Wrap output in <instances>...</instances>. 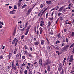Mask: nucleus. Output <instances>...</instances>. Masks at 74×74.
Listing matches in <instances>:
<instances>
[{
    "label": "nucleus",
    "mask_w": 74,
    "mask_h": 74,
    "mask_svg": "<svg viewBox=\"0 0 74 74\" xmlns=\"http://www.w3.org/2000/svg\"><path fill=\"white\" fill-rule=\"evenodd\" d=\"M45 25V23L43 20H42L40 22V26L41 27H44V25Z\"/></svg>",
    "instance_id": "obj_4"
},
{
    "label": "nucleus",
    "mask_w": 74,
    "mask_h": 74,
    "mask_svg": "<svg viewBox=\"0 0 74 74\" xmlns=\"http://www.w3.org/2000/svg\"><path fill=\"white\" fill-rule=\"evenodd\" d=\"M39 64L41 65H42V59H39Z\"/></svg>",
    "instance_id": "obj_9"
},
{
    "label": "nucleus",
    "mask_w": 74,
    "mask_h": 74,
    "mask_svg": "<svg viewBox=\"0 0 74 74\" xmlns=\"http://www.w3.org/2000/svg\"><path fill=\"white\" fill-rule=\"evenodd\" d=\"M62 68V64L61 63H60L58 68V71L59 72H60L61 71Z\"/></svg>",
    "instance_id": "obj_3"
},
{
    "label": "nucleus",
    "mask_w": 74,
    "mask_h": 74,
    "mask_svg": "<svg viewBox=\"0 0 74 74\" xmlns=\"http://www.w3.org/2000/svg\"><path fill=\"white\" fill-rule=\"evenodd\" d=\"M16 66H18L19 65V61L18 60H17L16 61Z\"/></svg>",
    "instance_id": "obj_18"
},
{
    "label": "nucleus",
    "mask_w": 74,
    "mask_h": 74,
    "mask_svg": "<svg viewBox=\"0 0 74 74\" xmlns=\"http://www.w3.org/2000/svg\"><path fill=\"white\" fill-rule=\"evenodd\" d=\"M69 42V38H66V42Z\"/></svg>",
    "instance_id": "obj_48"
},
{
    "label": "nucleus",
    "mask_w": 74,
    "mask_h": 74,
    "mask_svg": "<svg viewBox=\"0 0 74 74\" xmlns=\"http://www.w3.org/2000/svg\"><path fill=\"white\" fill-rule=\"evenodd\" d=\"M39 30L40 33V34H41L43 32V31L41 27H40L39 28Z\"/></svg>",
    "instance_id": "obj_8"
},
{
    "label": "nucleus",
    "mask_w": 74,
    "mask_h": 74,
    "mask_svg": "<svg viewBox=\"0 0 74 74\" xmlns=\"http://www.w3.org/2000/svg\"><path fill=\"white\" fill-rule=\"evenodd\" d=\"M17 40V39H16V38H15L12 41V44H14L15 42Z\"/></svg>",
    "instance_id": "obj_11"
},
{
    "label": "nucleus",
    "mask_w": 74,
    "mask_h": 74,
    "mask_svg": "<svg viewBox=\"0 0 74 74\" xmlns=\"http://www.w3.org/2000/svg\"><path fill=\"white\" fill-rule=\"evenodd\" d=\"M24 47L25 49H27V47L26 45L24 46Z\"/></svg>",
    "instance_id": "obj_57"
},
{
    "label": "nucleus",
    "mask_w": 74,
    "mask_h": 74,
    "mask_svg": "<svg viewBox=\"0 0 74 74\" xmlns=\"http://www.w3.org/2000/svg\"><path fill=\"white\" fill-rule=\"evenodd\" d=\"M24 36H25L24 35H23L22 36H21V39H23V38L24 37Z\"/></svg>",
    "instance_id": "obj_37"
},
{
    "label": "nucleus",
    "mask_w": 74,
    "mask_h": 74,
    "mask_svg": "<svg viewBox=\"0 0 74 74\" xmlns=\"http://www.w3.org/2000/svg\"><path fill=\"white\" fill-rule=\"evenodd\" d=\"M10 14H15V12H13V11H10L9 12Z\"/></svg>",
    "instance_id": "obj_24"
},
{
    "label": "nucleus",
    "mask_w": 74,
    "mask_h": 74,
    "mask_svg": "<svg viewBox=\"0 0 74 74\" xmlns=\"http://www.w3.org/2000/svg\"><path fill=\"white\" fill-rule=\"evenodd\" d=\"M26 69L27 70H29V66L27 65V66Z\"/></svg>",
    "instance_id": "obj_51"
},
{
    "label": "nucleus",
    "mask_w": 74,
    "mask_h": 74,
    "mask_svg": "<svg viewBox=\"0 0 74 74\" xmlns=\"http://www.w3.org/2000/svg\"><path fill=\"white\" fill-rule=\"evenodd\" d=\"M47 70L48 72H49L51 70V68H50V66L49 65L47 68Z\"/></svg>",
    "instance_id": "obj_10"
},
{
    "label": "nucleus",
    "mask_w": 74,
    "mask_h": 74,
    "mask_svg": "<svg viewBox=\"0 0 74 74\" xmlns=\"http://www.w3.org/2000/svg\"><path fill=\"white\" fill-rule=\"evenodd\" d=\"M26 6H27L26 4H24L23 5L22 7V9H24V8H25Z\"/></svg>",
    "instance_id": "obj_25"
},
{
    "label": "nucleus",
    "mask_w": 74,
    "mask_h": 74,
    "mask_svg": "<svg viewBox=\"0 0 74 74\" xmlns=\"http://www.w3.org/2000/svg\"><path fill=\"white\" fill-rule=\"evenodd\" d=\"M14 61H12V69L15 66V64H14Z\"/></svg>",
    "instance_id": "obj_20"
},
{
    "label": "nucleus",
    "mask_w": 74,
    "mask_h": 74,
    "mask_svg": "<svg viewBox=\"0 0 74 74\" xmlns=\"http://www.w3.org/2000/svg\"><path fill=\"white\" fill-rule=\"evenodd\" d=\"M16 31H14L13 32V35L15 36L16 34Z\"/></svg>",
    "instance_id": "obj_38"
},
{
    "label": "nucleus",
    "mask_w": 74,
    "mask_h": 74,
    "mask_svg": "<svg viewBox=\"0 0 74 74\" xmlns=\"http://www.w3.org/2000/svg\"><path fill=\"white\" fill-rule=\"evenodd\" d=\"M63 8H64V6H62L60 7V9L58 10V11L60 12L61 11H62L63 10Z\"/></svg>",
    "instance_id": "obj_15"
},
{
    "label": "nucleus",
    "mask_w": 74,
    "mask_h": 74,
    "mask_svg": "<svg viewBox=\"0 0 74 74\" xmlns=\"http://www.w3.org/2000/svg\"><path fill=\"white\" fill-rule=\"evenodd\" d=\"M46 40L48 42H49V41L48 40V38L47 37H46Z\"/></svg>",
    "instance_id": "obj_58"
},
{
    "label": "nucleus",
    "mask_w": 74,
    "mask_h": 74,
    "mask_svg": "<svg viewBox=\"0 0 74 74\" xmlns=\"http://www.w3.org/2000/svg\"><path fill=\"white\" fill-rule=\"evenodd\" d=\"M29 49L30 51H33V49L31 47H29Z\"/></svg>",
    "instance_id": "obj_60"
},
{
    "label": "nucleus",
    "mask_w": 74,
    "mask_h": 74,
    "mask_svg": "<svg viewBox=\"0 0 74 74\" xmlns=\"http://www.w3.org/2000/svg\"><path fill=\"white\" fill-rule=\"evenodd\" d=\"M56 53H58V55H60V52L59 51H56Z\"/></svg>",
    "instance_id": "obj_59"
},
{
    "label": "nucleus",
    "mask_w": 74,
    "mask_h": 74,
    "mask_svg": "<svg viewBox=\"0 0 74 74\" xmlns=\"http://www.w3.org/2000/svg\"><path fill=\"white\" fill-rule=\"evenodd\" d=\"M27 56L29 57L30 58H31L32 57V54H29V53H28Z\"/></svg>",
    "instance_id": "obj_26"
},
{
    "label": "nucleus",
    "mask_w": 74,
    "mask_h": 74,
    "mask_svg": "<svg viewBox=\"0 0 74 74\" xmlns=\"http://www.w3.org/2000/svg\"><path fill=\"white\" fill-rule=\"evenodd\" d=\"M61 14V13L60 12H59L58 14V16H60Z\"/></svg>",
    "instance_id": "obj_54"
},
{
    "label": "nucleus",
    "mask_w": 74,
    "mask_h": 74,
    "mask_svg": "<svg viewBox=\"0 0 74 74\" xmlns=\"http://www.w3.org/2000/svg\"><path fill=\"white\" fill-rule=\"evenodd\" d=\"M56 7H55L54 8H52L51 9V10L50 11V12H51V11L53 10H55L56 9Z\"/></svg>",
    "instance_id": "obj_40"
},
{
    "label": "nucleus",
    "mask_w": 74,
    "mask_h": 74,
    "mask_svg": "<svg viewBox=\"0 0 74 74\" xmlns=\"http://www.w3.org/2000/svg\"><path fill=\"white\" fill-rule=\"evenodd\" d=\"M65 25L67 24H68L69 25L71 24V23H69V21L68 20H66V21H65Z\"/></svg>",
    "instance_id": "obj_16"
},
{
    "label": "nucleus",
    "mask_w": 74,
    "mask_h": 74,
    "mask_svg": "<svg viewBox=\"0 0 74 74\" xmlns=\"http://www.w3.org/2000/svg\"><path fill=\"white\" fill-rule=\"evenodd\" d=\"M48 7H47L46 9H45V10H44L43 12H42V13H44L48 9Z\"/></svg>",
    "instance_id": "obj_32"
},
{
    "label": "nucleus",
    "mask_w": 74,
    "mask_h": 74,
    "mask_svg": "<svg viewBox=\"0 0 74 74\" xmlns=\"http://www.w3.org/2000/svg\"><path fill=\"white\" fill-rule=\"evenodd\" d=\"M18 49L17 48V46L15 47L14 50L13 52V54H16V53Z\"/></svg>",
    "instance_id": "obj_7"
},
{
    "label": "nucleus",
    "mask_w": 74,
    "mask_h": 74,
    "mask_svg": "<svg viewBox=\"0 0 74 74\" xmlns=\"http://www.w3.org/2000/svg\"><path fill=\"white\" fill-rule=\"evenodd\" d=\"M21 66H25V64L24 63H23L21 64Z\"/></svg>",
    "instance_id": "obj_63"
},
{
    "label": "nucleus",
    "mask_w": 74,
    "mask_h": 74,
    "mask_svg": "<svg viewBox=\"0 0 74 74\" xmlns=\"http://www.w3.org/2000/svg\"><path fill=\"white\" fill-rule=\"evenodd\" d=\"M34 44L35 46H36L38 45L39 44V43L38 42H34Z\"/></svg>",
    "instance_id": "obj_22"
},
{
    "label": "nucleus",
    "mask_w": 74,
    "mask_h": 74,
    "mask_svg": "<svg viewBox=\"0 0 74 74\" xmlns=\"http://www.w3.org/2000/svg\"><path fill=\"white\" fill-rule=\"evenodd\" d=\"M74 57V55L73 54H72V55L71 56L70 58V60H69V61L71 62H73V57Z\"/></svg>",
    "instance_id": "obj_5"
},
{
    "label": "nucleus",
    "mask_w": 74,
    "mask_h": 74,
    "mask_svg": "<svg viewBox=\"0 0 74 74\" xmlns=\"http://www.w3.org/2000/svg\"><path fill=\"white\" fill-rule=\"evenodd\" d=\"M30 69L29 70V74H32V71H30Z\"/></svg>",
    "instance_id": "obj_49"
},
{
    "label": "nucleus",
    "mask_w": 74,
    "mask_h": 74,
    "mask_svg": "<svg viewBox=\"0 0 74 74\" xmlns=\"http://www.w3.org/2000/svg\"><path fill=\"white\" fill-rule=\"evenodd\" d=\"M72 52L73 53H74V48L73 49L72 51Z\"/></svg>",
    "instance_id": "obj_64"
},
{
    "label": "nucleus",
    "mask_w": 74,
    "mask_h": 74,
    "mask_svg": "<svg viewBox=\"0 0 74 74\" xmlns=\"http://www.w3.org/2000/svg\"><path fill=\"white\" fill-rule=\"evenodd\" d=\"M18 41H19L18 39H17V40H16L15 43V44L14 45V46H17Z\"/></svg>",
    "instance_id": "obj_17"
},
{
    "label": "nucleus",
    "mask_w": 74,
    "mask_h": 74,
    "mask_svg": "<svg viewBox=\"0 0 74 74\" xmlns=\"http://www.w3.org/2000/svg\"><path fill=\"white\" fill-rule=\"evenodd\" d=\"M51 63V62L49 60H47L45 63V65H47L48 64H50Z\"/></svg>",
    "instance_id": "obj_6"
},
{
    "label": "nucleus",
    "mask_w": 74,
    "mask_h": 74,
    "mask_svg": "<svg viewBox=\"0 0 74 74\" xmlns=\"http://www.w3.org/2000/svg\"><path fill=\"white\" fill-rule=\"evenodd\" d=\"M57 43H60V41H59V40H57L56 42V44H57Z\"/></svg>",
    "instance_id": "obj_33"
},
{
    "label": "nucleus",
    "mask_w": 74,
    "mask_h": 74,
    "mask_svg": "<svg viewBox=\"0 0 74 74\" xmlns=\"http://www.w3.org/2000/svg\"><path fill=\"white\" fill-rule=\"evenodd\" d=\"M52 3V2L51 1H47L46 2V3L47 4H51Z\"/></svg>",
    "instance_id": "obj_13"
},
{
    "label": "nucleus",
    "mask_w": 74,
    "mask_h": 74,
    "mask_svg": "<svg viewBox=\"0 0 74 74\" xmlns=\"http://www.w3.org/2000/svg\"><path fill=\"white\" fill-rule=\"evenodd\" d=\"M22 58L23 60H24L26 58V57L24 56H22Z\"/></svg>",
    "instance_id": "obj_50"
},
{
    "label": "nucleus",
    "mask_w": 74,
    "mask_h": 74,
    "mask_svg": "<svg viewBox=\"0 0 74 74\" xmlns=\"http://www.w3.org/2000/svg\"><path fill=\"white\" fill-rule=\"evenodd\" d=\"M69 47V45H66V46L63 47V49H64V50L63 51H66V49H68V48Z\"/></svg>",
    "instance_id": "obj_2"
},
{
    "label": "nucleus",
    "mask_w": 74,
    "mask_h": 74,
    "mask_svg": "<svg viewBox=\"0 0 74 74\" xmlns=\"http://www.w3.org/2000/svg\"><path fill=\"white\" fill-rule=\"evenodd\" d=\"M45 41L44 40L42 39L41 40V44L42 46L44 44Z\"/></svg>",
    "instance_id": "obj_12"
},
{
    "label": "nucleus",
    "mask_w": 74,
    "mask_h": 74,
    "mask_svg": "<svg viewBox=\"0 0 74 74\" xmlns=\"http://www.w3.org/2000/svg\"><path fill=\"white\" fill-rule=\"evenodd\" d=\"M25 54L27 56V55L28 54V52H27V51H25Z\"/></svg>",
    "instance_id": "obj_46"
},
{
    "label": "nucleus",
    "mask_w": 74,
    "mask_h": 74,
    "mask_svg": "<svg viewBox=\"0 0 74 74\" xmlns=\"http://www.w3.org/2000/svg\"><path fill=\"white\" fill-rule=\"evenodd\" d=\"M32 10L31 8H30L28 10V11L27 12L26 15V16H28L32 12Z\"/></svg>",
    "instance_id": "obj_1"
},
{
    "label": "nucleus",
    "mask_w": 74,
    "mask_h": 74,
    "mask_svg": "<svg viewBox=\"0 0 74 74\" xmlns=\"http://www.w3.org/2000/svg\"><path fill=\"white\" fill-rule=\"evenodd\" d=\"M20 74H23V71H21V70H20Z\"/></svg>",
    "instance_id": "obj_56"
},
{
    "label": "nucleus",
    "mask_w": 74,
    "mask_h": 74,
    "mask_svg": "<svg viewBox=\"0 0 74 74\" xmlns=\"http://www.w3.org/2000/svg\"><path fill=\"white\" fill-rule=\"evenodd\" d=\"M36 27V28L38 29L39 27V24H37Z\"/></svg>",
    "instance_id": "obj_28"
},
{
    "label": "nucleus",
    "mask_w": 74,
    "mask_h": 74,
    "mask_svg": "<svg viewBox=\"0 0 74 74\" xmlns=\"http://www.w3.org/2000/svg\"><path fill=\"white\" fill-rule=\"evenodd\" d=\"M71 36L72 37H74V32H72Z\"/></svg>",
    "instance_id": "obj_31"
},
{
    "label": "nucleus",
    "mask_w": 74,
    "mask_h": 74,
    "mask_svg": "<svg viewBox=\"0 0 74 74\" xmlns=\"http://www.w3.org/2000/svg\"><path fill=\"white\" fill-rule=\"evenodd\" d=\"M49 13L48 12H47L46 15V18H47L48 17Z\"/></svg>",
    "instance_id": "obj_27"
},
{
    "label": "nucleus",
    "mask_w": 74,
    "mask_h": 74,
    "mask_svg": "<svg viewBox=\"0 0 74 74\" xmlns=\"http://www.w3.org/2000/svg\"><path fill=\"white\" fill-rule=\"evenodd\" d=\"M3 56H1L0 57V59H1V60L2 59H3Z\"/></svg>",
    "instance_id": "obj_61"
},
{
    "label": "nucleus",
    "mask_w": 74,
    "mask_h": 74,
    "mask_svg": "<svg viewBox=\"0 0 74 74\" xmlns=\"http://www.w3.org/2000/svg\"><path fill=\"white\" fill-rule=\"evenodd\" d=\"M34 31L35 32H37V29L36 26H35L34 27Z\"/></svg>",
    "instance_id": "obj_29"
},
{
    "label": "nucleus",
    "mask_w": 74,
    "mask_h": 74,
    "mask_svg": "<svg viewBox=\"0 0 74 74\" xmlns=\"http://www.w3.org/2000/svg\"><path fill=\"white\" fill-rule=\"evenodd\" d=\"M12 69L14 70H16L17 69V67L16 66H15L14 68H13Z\"/></svg>",
    "instance_id": "obj_44"
},
{
    "label": "nucleus",
    "mask_w": 74,
    "mask_h": 74,
    "mask_svg": "<svg viewBox=\"0 0 74 74\" xmlns=\"http://www.w3.org/2000/svg\"><path fill=\"white\" fill-rule=\"evenodd\" d=\"M51 24L52 23L51 22V21H49V22H48V25H47V27H50L51 26Z\"/></svg>",
    "instance_id": "obj_14"
},
{
    "label": "nucleus",
    "mask_w": 74,
    "mask_h": 74,
    "mask_svg": "<svg viewBox=\"0 0 74 74\" xmlns=\"http://www.w3.org/2000/svg\"><path fill=\"white\" fill-rule=\"evenodd\" d=\"M74 43H72V45H71V46H70V48H72V47H73V46H74Z\"/></svg>",
    "instance_id": "obj_35"
},
{
    "label": "nucleus",
    "mask_w": 74,
    "mask_h": 74,
    "mask_svg": "<svg viewBox=\"0 0 74 74\" xmlns=\"http://www.w3.org/2000/svg\"><path fill=\"white\" fill-rule=\"evenodd\" d=\"M57 37L58 38H60L61 37V34L60 33H59L57 35Z\"/></svg>",
    "instance_id": "obj_21"
},
{
    "label": "nucleus",
    "mask_w": 74,
    "mask_h": 74,
    "mask_svg": "<svg viewBox=\"0 0 74 74\" xmlns=\"http://www.w3.org/2000/svg\"><path fill=\"white\" fill-rule=\"evenodd\" d=\"M26 32L25 33V35H27L29 32V31H26Z\"/></svg>",
    "instance_id": "obj_47"
},
{
    "label": "nucleus",
    "mask_w": 74,
    "mask_h": 74,
    "mask_svg": "<svg viewBox=\"0 0 74 74\" xmlns=\"http://www.w3.org/2000/svg\"><path fill=\"white\" fill-rule=\"evenodd\" d=\"M74 71L73 70H72L71 71V72H70V73L71 74H73V73H74Z\"/></svg>",
    "instance_id": "obj_36"
},
{
    "label": "nucleus",
    "mask_w": 74,
    "mask_h": 74,
    "mask_svg": "<svg viewBox=\"0 0 74 74\" xmlns=\"http://www.w3.org/2000/svg\"><path fill=\"white\" fill-rule=\"evenodd\" d=\"M14 9H17V7L16 5H14Z\"/></svg>",
    "instance_id": "obj_55"
},
{
    "label": "nucleus",
    "mask_w": 74,
    "mask_h": 74,
    "mask_svg": "<svg viewBox=\"0 0 74 74\" xmlns=\"http://www.w3.org/2000/svg\"><path fill=\"white\" fill-rule=\"evenodd\" d=\"M62 72H61V74H63V73H64V70L62 69L61 71Z\"/></svg>",
    "instance_id": "obj_62"
},
{
    "label": "nucleus",
    "mask_w": 74,
    "mask_h": 74,
    "mask_svg": "<svg viewBox=\"0 0 74 74\" xmlns=\"http://www.w3.org/2000/svg\"><path fill=\"white\" fill-rule=\"evenodd\" d=\"M29 23H28V21H27V22H26L25 23V26H27L29 24Z\"/></svg>",
    "instance_id": "obj_45"
},
{
    "label": "nucleus",
    "mask_w": 74,
    "mask_h": 74,
    "mask_svg": "<svg viewBox=\"0 0 74 74\" xmlns=\"http://www.w3.org/2000/svg\"><path fill=\"white\" fill-rule=\"evenodd\" d=\"M65 45V43H62V45H61V46H64Z\"/></svg>",
    "instance_id": "obj_42"
},
{
    "label": "nucleus",
    "mask_w": 74,
    "mask_h": 74,
    "mask_svg": "<svg viewBox=\"0 0 74 74\" xmlns=\"http://www.w3.org/2000/svg\"><path fill=\"white\" fill-rule=\"evenodd\" d=\"M64 32H66L67 31V29H64Z\"/></svg>",
    "instance_id": "obj_52"
},
{
    "label": "nucleus",
    "mask_w": 74,
    "mask_h": 74,
    "mask_svg": "<svg viewBox=\"0 0 74 74\" xmlns=\"http://www.w3.org/2000/svg\"><path fill=\"white\" fill-rule=\"evenodd\" d=\"M45 5V4L44 3L42 4H41L40 5V8H42Z\"/></svg>",
    "instance_id": "obj_19"
},
{
    "label": "nucleus",
    "mask_w": 74,
    "mask_h": 74,
    "mask_svg": "<svg viewBox=\"0 0 74 74\" xmlns=\"http://www.w3.org/2000/svg\"><path fill=\"white\" fill-rule=\"evenodd\" d=\"M56 7V8L55 10H57L59 9V7L58 6Z\"/></svg>",
    "instance_id": "obj_41"
},
{
    "label": "nucleus",
    "mask_w": 74,
    "mask_h": 74,
    "mask_svg": "<svg viewBox=\"0 0 74 74\" xmlns=\"http://www.w3.org/2000/svg\"><path fill=\"white\" fill-rule=\"evenodd\" d=\"M51 48V47L50 46H48L47 50H50Z\"/></svg>",
    "instance_id": "obj_43"
},
{
    "label": "nucleus",
    "mask_w": 74,
    "mask_h": 74,
    "mask_svg": "<svg viewBox=\"0 0 74 74\" xmlns=\"http://www.w3.org/2000/svg\"><path fill=\"white\" fill-rule=\"evenodd\" d=\"M37 34L38 35L39 34V31H38V30H37L36 32Z\"/></svg>",
    "instance_id": "obj_53"
},
{
    "label": "nucleus",
    "mask_w": 74,
    "mask_h": 74,
    "mask_svg": "<svg viewBox=\"0 0 74 74\" xmlns=\"http://www.w3.org/2000/svg\"><path fill=\"white\" fill-rule=\"evenodd\" d=\"M42 11L41 10L38 14V16H40L41 15L42 12Z\"/></svg>",
    "instance_id": "obj_30"
},
{
    "label": "nucleus",
    "mask_w": 74,
    "mask_h": 74,
    "mask_svg": "<svg viewBox=\"0 0 74 74\" xmlns=\"http://www.w3.org/2000/svg\"><path fill=\"white\" fill-rule=\"evenodd\" d=\"M34 39H33V41H35L37 40V38H36L35 36H34Z\"/></svg>",
    "instance_id": "obj_34"
},
{
    "label": "nucleus",
    "mask_w": 74,
    "mask_h": 74,
    "mask_svg": "<svg viewBox=\"0 0 74 74\" xmlns=\"http://www.w3.org/2000/svg\"><path fill=\"white\" fill-rule=\"evenodd\" d=\"M21 5V2L18 3L17 5L18 6V7H20Z\"/></svg>",
    "instance_id": "obj_23"
},
{
    "label": "nucleus",
    "mask_w": 74,
    "mask_h": 74,
    "mask_svg": "<svg viewBox=\"0 0 74 74\" xmlns=\"http://www.w3.org/2000/svg\"><path fill=\"white\" fill-rule=\"evenodd\" d=\"M24 73L25 74H27V70H25L24 71Z\"/></svg>",
    "instance_id": "obj_39"
}]
</instances>
